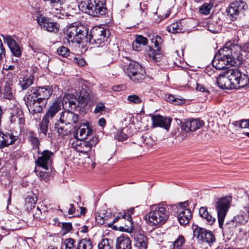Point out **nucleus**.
Segmentation results:
<instances>
[{
    "instance_id": "10",
    "label": "nucleus",
    "mask_w": 249,
    "mask_h": 249,
    "mask_svg": "<svg viewBox=\"0 0 249 249\" xmlns=\"http://www.w3.org/2000/svg\"><path fill=\"white\" fill-rule=\"evenodd\" d=\"M188 205L187 201L178 203L179 208L178 209V219L181 225L188 224L192 218V213L190 209L185 208Z\"/></svg>"
},
{
    "instance_id": "5",
    "label": "nucleus",
    "mask_w": 249,
    "mask_h": 249,
    "mask_svg": "<svg viewBox=\"0 0 249 249\" xmlns=\"http://www.w3.org/2000/svg\"><path fill=\"white\" fill-rule=\"evenodd\" d=\"M229 207L230 202L225 198L219 199L216 203L215 208L217 213L219 226L222 229L223 228L224 221Z\"/></svg>"
},
{
    "instance_id": "14",
    "label": "nucleus",
    "mask_w": 249,
    "mask_h": 249,
    "mask_svg": "<svg viewBox=\"0 0 249 249\" xmlns=\"http://www.w3.org/2000/svg\"><path fill=\"white\" fill-rule=\"evenodd\" d=\"M31 91L32 94L29 95H33L39 101L46 103L48 99L52 93V88L48 86L37 87L36 89H32Z\"/></svg>"
},
{
    "instance_id": "31",
    "label": "nucleus",
    "mask_w": 249,
    "mask_h": 249,
    "mask_svg": "<svg viewBox=\"0 0 249 249\" xmlns=\"http://www.w3.org/2000/svg\"><path fill=\"white\" fill-rule=\"evenodd\" d=\"M48 2L51 6V10L53 13L57 14L63 10L62 4L63 2L62 0H43Z\"/></svg>"
},
{
    "instance_id": "49",
    "label": "nucleus",
    "mask_w": 249,
    "mask_h": 249,
    "mask_svg": "<svg viewBox=\"0 0 249 249\" xmlns=\"http://www.w3.org/2000/svg\"><path fill=\"white\" fill-rule=\"evenodd\" d=\"M211 8L212 5L210 3H205L200 7L199 11L200 13L207 15L210 13Z\"/></svg>"
},
{
    "instance_id": "16",
    "label": "nucleus",
    "mask_w": 249,
    "mask_h": 249,
    "mask_svg": "<svg viewBox=\"0 0 249 249\" xmlns=\"http://www.w3.org/2000/svg\"><path fill=\"white\" fill-rule=\"evenodd\" d=\"M95 0H82L78 4L79 9L93 17H98Z\"/></svg>"
},
{
    "instance_id": "51",
    "label": "nucleus",
    "mask_w": 249,
    "mask_h": 249,
    "mask_svg": "<svg viewBox=\"0 0 249 249\" xmlns=\"http://www.w3.org/2000/svg\"><path fill=\"white\" fill-rule=\"evenodd\" d=\"M234 220L237 223L240 225H244L247 222V218L243 213L239 214L235 216Z\"/></svg>"
},
{
    "instance_id": "64",
    "label": "nucleus",
    "mask_w": 249,
    "mask_h": 249,
    "mask_svg": "<svg viewBox=\"0 0 249 249\" xmlns=\"http://www.w3.org/2000/svg\"><path fill=\"white\" fill-rule=\"evenodd\" d=\"M68 213L70 214H72L75 213V208L73 204H71L70 205V208L68 210Z\"/></svg>"
},
{
    "instance_id": "40",
    "label": "nucleus",
    "mask_w": 249,
    "mask_h": 249,
    "mask_svg": "<svg viewBox=\"0 0 249 249\" xmlns=\"http://www.w3.org/2000/svg\"><path fill=\"white\" fill-rule=\"evenodd\" d=\"M147 43V39L141 36V35H137L136 36L135 41L133 42L132 44V47L134 50L136 51H138L139 49L137 46L138 44H142L143 45H145Z\"/></svg>"
},
{
    "instance_id": "22",
    "label": "nucleus",
    "mask_w": 249,
    "mask_h": 249,
    "mask_svg": "<svg viewBox=\"0 0 249 249\" xmlns=\"http://www.w3.org/2000/svg\"><path fill=\"white\" fill-rule=\"evenodd\" d=\"M203 124V121L198 119H192L183 123L181 125V129L187 132L195 131L200 128Z\"/></svg>"
},
{
    "instance_id": "34",
    "label": "nucleus",
    "mask_w": 249,
    "mask_h": 249,
    "mask_svg": "<svg viewBox=\"0 0 249 249\" xmlns=\"http://www.w3.org/2000/svg\"><path fill=\"white\" fill-rule=\"evenodd\" d=\"M55 128L58 135L60 136H66L71 133L72 127L65 125V124L60 123L55 124Z\"/></svg>"
},
{
    "instance_id": "46",
    "label": "nucleus",
    "mask_w": 249,
    "mask_h": 249,
    "mask_svg": "<svg viewBox=\"0 0 249 249\" xmlns=\"http://www.w3.org/2000/svg\"><path fill=\"white\" fill-rule=\"evenodd\" d=\"M127 100L129 104H140L142 102V99L136 94L129 95Z\"/></svg>"
},
{
    "instance_id": "43",
    "label": "nucleus",
    "mask_w": 249,
    "mask_h": 249,
    "mask_svg": "<svg viewBox=\"0 0 249 249\" xmlns=\"http://www.w3.org/2000/svg\"><path fill=\"white\" fill-rule=\"evenodd\" d=\"M36 202V198L34 195L28 196L25 199V206L26 208L29 210L35 207Z\"/></svg>"
},
{
    "instance_id": "7",
    "label": "nucleus",
    "mask_w": 249,
    "mask_h": 249,
    "mask_svg": "<svg viewBox=\"0 0 249 249\" xmlns=\"http://www.w3.org/2000/svg\"><path fill=\"white\" fill-rule=\"evenodd\" d=\"M64 245L65 249H92L93 245L89 238H84L78 243L72 238H68L64 241Z\"/></svg>"
},
{
    "instance_id": "53",
    "label": "nucleus",
    "mask_w": 249,
    "mask_h": 249,
    "mask_svg": "<svg viewBox=\"0 0 249 249\" xmlns=\"http://www.w3.org/2000/svg\"><path fill=\"white\" fill-rule=\"evenodd\" d=\"M71 97H72V94L67 93L65 94L62 102L63 107L64 108H68V106L69 105Z\"/></svg>"
},
{
    "instance_id": "18",
    "label": "nucleus",
    "mask_w": 249,
    "mask_h": 249,
    "mask_svg": "<svg viewBox=\"0 0 249 249\" xmlns=\"http://www.w3.org/2000/svg\"><path fill=\"white\" fill-rule=\"evenodd\" d=\"M213 66L218 70H222L234 66L236 61L232 59L227 58V60L221 57L220 55L215 54L213 61Z\"/></svg>"
},
{
    "instance_id": "19",
    "label": "nucleus",
    "mask_w": 249,
    "mask_h": 249,
    "mask_svg": "<svg viewBox=\"0 0 249 249\" xmlns=\"http://www.w3.org/2000/svg\"><path fill=\"white\" fill-rule=\"evenodd\" d=\"M233 72L236 73L234 78V89L244 88L249 84L248 75L235 69H233Z\"/></svg>"
},
{
    "instance_id": "23",
    "label": "nucleus",
    "mask_w": 249,
    "mask_h": 249,
    "mask_svg": "<svg viewBox=\"0 0 249 249\" xmlns=\"http://www.w3.org/2000/svg\"><path fill=\"white\" fill-rule=\"evenodd\" d=\"M38 24L44 30L50 32H55L58 30V25L56 22L50 21L48 18L40 16L36 19Z\"/></svg>"
},
{
    "instance_id": "33",
    "label": "nucleus",
    "mask_w": 249,
    "mask_h": 249,
    "mask_svg": "<svg viewBox=\"0 0 249 249\" xmlns=\"http://www.w3.org/2000/svg\"><path fill=\"white\" fill-rule=\"evenodd\" d=\"M145 71L143 68L135 72L130 76L129 79L134 83H137L142 82L145 78Z\"/></svg>"
},
{
    "instance_id": "47",
    "label": "nucleus",
    "mask_w": 249,
    "mask_h": 249,
    "mask_svg": "<svg viewBox=\"0 0 249 249\" xmlns=\"http://www.w3.org/2000/svg\"><path fill=\"white\" fill-rule=\"evenodd\" d=\"M127 128H123L122 130L118 131L115 135V138L119 141H123L127 139L128 136L125 133Z\"/></svg>"
},
{
    "instance_id": "63",
    "label": "nucleus",
    "mask_w": 249,
    "mask_h": 249,
    "mask_svg": "<svg viewBox=\"0 0 249 249\" xmlns=\"http://www.w3.org/2000/svg\"><path fill=\"white\" fill-rule=\"evenodd\" d=\"M241 50L249 53V42L245 43L243 47H241Z\"/></svg>"
},
{
    "instance_id": "13",
    "label": "nucleus",
    "mask_w": 249,
    "mask_h": 249,
    "mask_svg": "<svg viewBox=\"0 0 249 249\" xmlns=\"http://www.w3.org/2000/svg\"><path fill=\"white\" fill-rule=\"evenodd\" d=\"M246 8V4L244 2L236 0L231 3L227 10V13L231 19L233 20L237 18L238 15L244 13Z\"/></svg>"
},
{
    "instance_id": "57",
    "label": "nucleus",
    "mask_w": 249,
    "mask_h": 249,
    "mask_svg": "<svg viewBox=\"0 0 249 249\" xmlns=\"http://www.w3.org/2000/svg\"><path fill=\"white\" fill-rule=\"evenodd\" d=\"M73 62L80 67H83L86 64L85 60L80 57H74Z\"/></svg>"
},
{
    "instance_id": "54",
    "label": "nucleus",
    "mask_w": 249,
    "mask_h": 249,
    "mask_svg": "<svg viewBox=\"0 0 249 249\" xmlns=\"http://www.w3.org/2000/svg\"><path fill=\"white\" fill-rule=\"evenodd\" d=\"M106 107L105 105L102 103H98L96 104L94 112L95 113H102L103 111H105Z\"/></svg>"
},
{
    "instance_id": "4",
    "label": "nucleus",
    "mask_w": 249,
    "mask_h": 249,
    "mask_svg": "<svg viewBox=\"0 0 249 249\" xmlns=\"http://www.w3.org/2000/svg\"><path fill=\"white\" fill-rule=\"evenodd\" d=\"M133 212L134 208H131L129 210L128 213H119V215L116 216L115 218H113L112 222L109 224L113 225V223L120 220L122 223H124V225L119 227L120 231L129 233L132 232L133 227L131 214Z\"/></svg>"
},
{
    "instance_id": "25",
    "label": "nucleus",
    "mask_w": 249,
    "mask_h": 249,
    "mask_svg": "<svg viewBox=\"0 0 249 249\" xmlns=\"http://www.w3.org/2000/svg\"><path fill=\"white\" fill-rule=\"evenodd\" d=\"M114 215L111 214L110 210L101 211L96 216V220L100 224H104L107 223L109 227H111L112 225H109L112 222L113 218H115Z\"/></svg>"
},
{
    "instance_id": "45",
    "label": "nucleus",
    "mask_w": 249,
    "mask_h": 249,
    "mask_svg": "<svg viewBox=\"0 0 249 249\" xmlns=\"http://www.w3.org/2000/svg\"><path fill=\"white\" fill-rule=\"evenodd\" d=\"M185 242V239L183 235H179L173 244L172 249H182Z\"/></svg>"
},
{
    "instance_id": "9",
    "label": "nucleus",
    "mask_w": 249,
    "mask_h": 249,
    "mask_svg": "<svg viewBox=\"0 0 249 249\" xmlns=\"http://www.w3.org/2000/svg\"><path fill=\"white\" fill-rule=\"evenodd\" d=\"M241 47L237 45H230L229 43L226 44V46L220 49L217 55H220L221 57L227 60V58H231L235 61V57L238 56V53L236 52L240 51Z\"/></svg>"
},
{
    "instance_id": "30",
    "label": "nucleus",
    "mask_w": 249,
    "mask_h": 249,
    "mask_svg": "<svg viewBox=\"0 0 249 249\" xmlns=\"http://www.w3.org/2000/svg\"><path fill=\"white\" fill-rule=\"evenodd\" d=\"M16 139L10 134H4L0 132V149L13 144Z\"/></svg>"
},
{
    "instance_id": "32",
    "label": "nucleus",
    "mask_w": 249,
    "mask_h": 249,
    "mask_svg": "<svg viewBox=\"0 0 249 249\" xmlns=\"http://www.w3.org/2000/svg\"><path fill=\"white\" fill-rule=\"evenodd\" d=\"M199 215L205 219L210 224L212 225L215 220V217H213L207 210L206 207H202L199 209Z\"/></svg>"
},
{
    "instance_id": "24",
    "label": "nucleus",
    "mask_w": 249,
    "mask_h": 249,
    "mask_svg": "<svg viewBox=\"0 0 249 249\" xmlns=\"http://www.w3.org/2000/svg\"><path fill=\"white\" fill-rule=\"evenodd\" d=\"M1 36L3 38L4 42L7 44L12 54L16 57H19L21 55V52L19 45L13 38L8 35H1Z\"/></svg>"
},
{
    "instance_id": "11",
    "label": "nucleus",
    "mask_w": 249,
    "mask_h": 249,
    "mask_svg": "<svg viewBox=\"0 0 249 249\" xmlns=\"http://www.w3.org/2000/svg\"><path fill=\"white\" fill-rule=\"evenodd\" d=\"M78 120L77 114L69 110H65L61 113L59 121L60 123L65 124V125L71 127L73 126L76 128L78 126Z\"/></svg>"
},
{
    "instance_id": "21",
    "label": "nucleus",
    "mask_w": 249,
    "mask_h": 249,
    "mask_svg": "<svg viewBox=\"0 0 249 249\" xmlns=\"http://www.w3.org/2000/svg\"><path fill=\"white\" fill-rule=\"evenodd\" d=\"M53 155V153L52 152L44 150L42 152L41 156L38 157L36 163L38 166L45 170H48L49 166L52 163Z\"/></svg>"
},
{
    "instance_id": "15",
    "label": "nucleus",
    "mask_w": 249,
    "mask_h": 249,
    "mask_svg": "<svg viewBox=\"0 0 249 249\" xmlns=\"http://www.w3.org/2000/svg\"><path fill=\"white\" fill-rule=\"evenodd\" d=\"M194 234L197 238L203 242L211 245L215 242V239L213 234L210 231H208L203 228H196L194 231Z\"/></svg>"
},
{
    "instance_id": "28",
    "label": "nucleus",
    "mask_w": 249,
    "mask_h": 249,
    "mask_svg": "<svg viewBox=\"0 0 249 249\" xmlns=\"http://www.w3.org/2000/svg\"><path fill=\"white\" fill-rule=\"evenodd\" d=\"M61 109L60 101L56 100L49 107L44 117L49 120L52 119Z\"/></svg>"
},
{
    "instance_id": "59",
    "label": "nucleus",
    "mask_w": 249,
    "mask_h": 249,
    "mask_svg": "<svg viewBox=\"0 0 249 249\" xmlns=\"http://www.w3.org/2000/svg\"><path fill=\"white\" fill-rule=\"evenodd\" d=\"M167 100L172 103H175V104H179L180 102L179 100H178L176 98H175L173 95H169L168 96Z\"/></svg>"
},
{
    "instance_id": "12",
    "label": "nucleus",
    "mask_w": 249,
    "mask_h": 249,
    "mask_svg": "<svg viewBox=\"0 0 249 249\" xmlns=\"http://www.w3.org/2000/svg\"><path fill=\"white\" fill-rule=\"evenodd\" d=\"M25 102L29 111L33 114L41 112L46 104V103L39 101L33 95H28Z\"/></svg>"
},
{
    "instance_id": "58",
    "label": "nucleus",
    "mask_w": 249,
    "mask_h": 249,
    "mask_svg": "<svg viewBox=\"0 0 249 249\" xmlns=\"http://www.w3.org/2000/svg\"><path fill=\"white\" fill-rule=\"evenodd\" d=\"M83 142V141L77 140L72 143V146L77 151V147H80V145L82 144Z\"/></svg>"
},
{
    "instance_id": "26",
    "label": "nucleus",
    "mask_w": 249,
    "mask_h": 249,
    "mask_svg": "<svg viewBox=\"0 0 249 249\" xmlns=\"http://www.w3.org/2000/svg\"><path fill=\"white\" fill-rule=\"evenodd\" d=\"M116 249H131V242L129 238L124 235L116 239Z\"/></svg>"
},
{
    "instance_id": "42",
    "label": "nucleus",
    "mask_w": 249,
    "mask_h": 249,
    "mask_svg": "<svg viewBox=\"0 0 249 249\" xmlns=\"http://www.w3.org/2000/svg\"><path fill=\"white\" fill-rule=\"evenodd\" d=\"M182 25L180 22H175L167 27V31L171 33L176 34L182 32Z\"/></svg>"
},
{
    "instance_id": "3",
    "label": "nucleus",
    "mask_w": 249,
    "mask_h": 249,
    "mask_svg": "<svg viewBox=\"0 0 249 249\" xmlns=\"http://www.w3.org/2000/svg\"><path fill=\"white\" fill-rule=\"evenodd\" d=\"M235 73L233 69L225 71L223 74H219L216 78V83L219 88L225 89H234V78Z\"/></svg>"
},
{
    "instance_id": "62",
    "label": "nucleus",
    "mask_w": 249,
    "mask_h": 249,
    "mask_svg": "<svg viewBox=\"0 0 249 249\" xmlns=\"http://www.w3.org/2000/svg\"><path fill=\"white\" fill-rule=\"evenodd\" d=\"M196 89L201 92H209L205 87L198 83H196Z\"/></svg>"
},
{
    "instance_id": "38",
    "label": "nucleus",
    "mask_w": 249,
    "mask_h": 249,
    "mask_svg": "<svg viewBox=\"0 0 249 249\" xmlns=\"http://www.w3.org/2000/svg\"><path fill=\"white\" fill-rule=\"evenodd\" d=\"M50 122V120L43 116L41 121L39 124V131L45 136L47 134Z\"/></svg>"
},
{
    "instance_id": "52",
    "label": "nucleus",
    "mask_w": 249,
    "mask_h": 249,
    "mask_svg": "<svg viewBox=\"0 0 249 249\" xmlns=\"http://www.w3.org/2000/svg\"><path fill=\"white\" fill-rule=\"evenodd\" d=\"M234 124L235 126H238L241 128H249V119L235 122Z\"/></svg>"
},
{
    "instance_id": "41",
    "label": "nucleus",
    "mask_w": 249,
    "mask_h": 249,
    "mask_svg": "<svg viewBox=\"0 0 249 249\" xmlns=\"http://www.w3.org/2000/svg\"><path fill=\"white\" fill-rule=\"evenodd\" d=\"M98 249H114L112 242L107 239H103L98 245Z\"/></svg>"
},
{
    "instance_id": "39",
    "label": "nucleus",
    "mask_w": 249,
    "mask_h": 249,
    "mask_svg": "<svg viewBox=\"0 0 249 249\" xmlns=\"http://www.w3.org/2000/svg\"><path fill=\"white\" fill-rule=\"evenodd\" d=\"M97 3L96 9L97 11L98 17L105 15L107 12L105 2L103 0H95Z\"/></svg>"
},
{
    "instance_id": "29",
    "label": "nucleus",
    "mask_w": 249,
    "mask_h": 249,
    "mask_svg": "<svg viewBox=\"0 0 249 249\" xmlns=\"http://www.w3.org/2000/svg\"><path fill=\"white\" fill-rule=\"evenodd\" d=\"M97 143L96 138H92L89 141H84L80 147H77V151L80 153H87L91 150L92 146H95Z\"/></svg>"
},
{
    "instance_id": "55",
    "label": "nucleus",
    "mask_w": 249,
    "mask_h": 249,
    "mask_svg": "<svg viewBox=\"0 0 249 249\" xmlns=\"http://www.w3.org/2000/svg\"><path fill=\"white\" fill-rule=\"evenodd\" d=\"M71 229L72 225L71 223H63L62 224V230L64 234H66L70 231Z\"/></svg>"
},
{
    "instance_id": "8",
    "label": "nucleus",
    "mask_w": 249,
    "mask_h": 249,
    "mask_svg": "<svg viewBox=\"0 0 249 249\" xmlns=\"http://www.w3.org/2000/svg\"><path fill=\"white\" fill-rule=\"evenodd\" d=\"M121 67L129 78L132 76V74L135 72L142 68L139 63L131 60L128 57H123L121 63Z\"/></svg>"
},
{
    "instance_id": "35",
    "label": "nucleus",
    "mask_w": 249,
    "mask_h": 249,
    "mask_svg": "<svg viewBox=\"0 0 249 249\" xmlns=\"http://www.w3.org/2000/svg\"><path fill=\"white\" fill-rule=\"evenodd\" d=\"M12 85V81L10 79L5 81L3 95L4 98L8 100H11L13 97L11 88Z\"/></svg>"
},
{
    "instance_id": "27",
    "label": "nucleus",
    "mask_w": 249,
    "mask_h": 249,
    "mask_svg": "<svg viewBox=\"0 0 249 249\" xmlns=\"http://www.w3.org/2000/svg\"><path fill=\"white\" fill-rule=\"evenodd\" d=\"M135 246L139 249H146L147 246V238L142 232L136 233L134 235Z\"/></svg>"
},
{
    "instance_id": "2",
    "label": "nucleus",
    "mask_w": 249,
    "mask_h": 249,
    "mask_svg": "<svg viewBox=\"0 0 249 249\" xmlns=\"http://www.w3.org/2000/svg\"><path fill=\"white\" fill-rule=\"evenodd\" d=\"M151 211L148 213L149 223L152 225H161L168 218L169 214L165 206L156 204L150 207Z\"/></svg>"
},
{
    "instance_id": "56",
    "label": "nucleus",
    "mask_w": 249,
    "mask_h": 249,
    "mask_svg": "<svg viewBox=\"0 0 249 249\" xmlns=\"http://www.w3.org/2000/svg\"><path fill=\"white\" fill-rule=\"evenodd\" d=\"M36 175L40 178V179L45 180L47 178L48 174L45 172L38 171L37 169L35 170Z\"/></svg>"
},
{
    "instance_id": "17",
    "label": "nucleus",
    "mask_w": 249,
    "mask_h": 249,
    "mask_svg": "<svg viewBox=\"0 0 249 249\" xmlns=\"http://www.w3.org/2000/svg\"><path fill=\"white\" fill-rule=\"evenodd\" d=\"M152 121L153 127H160L168 130L170 128L172 119L158 114L152 115Z\"/></svg>"
},
{
    "instance_id": "50",
    "label": "nucleus",
    "mask_w": 249,
    "mask_h": 249,
    "mask_svg": "<svg viewBox=\"0 0 249 249\" xmlns=\"http://www.w3.org/2000/svg\"><path fill=\"white\" fill-rule=\"evenodd\" d=\"M29 139L34 147L37 148L40 144L38 139L35 134L31 133L29 136Z\"/></svg>"
},
{
    "instance_id": "60",
    "label": "nucleus",
    "mask_w": 249,
    "mask_h": 249,
    "mask_svg": "<svg viewBox=\"0 0 249 249\" xmlns=\"http://www.w3.org/2000/svg\"><path fill=\"white\" fill-rule=\"evenodd\" d=\"M5 51L3 46L1 40L0 39V59L2 58L5 55Z\"/></svg>"
},
{
    "instance_id": "37",
    "label": "nucleus",
    "mask_w": 249,
    "mask_h": 249,
    "mask_svg": "<svg viewBox=\"0 0 249 249\" xmlns=\"http://www.w3.org/2000/svg\"><path fill=\"white\" fill-rule=\"evenodd\" d=\"M78 131L79 135L77 137L79 139H86L92 134V130L86 125H84L83 127H80Z\"/></svg>"
},
{
    "instance_id": "36",
    "label": "nucleus",
    "mask_w": 249,
    "mask_h": 249,
    "mask_svg": "<svg viewBox=\"0 0 249 249\" xmlns=\"http://www.w3.org/2000/svg\"><path fill=\"white\" fill-rule=\"evenodd\" d=\"M34 82L33 76H25L19 79V85L22 90L27 89Z\"/></svg>"
},
{
    "instance_id": "44",
    "label": "nucleus",
    "mask_w": 249,
    "mask_h": 249,
    "mask_svg": "<svg viewBox=\"0 0 249 249\" xmlns=\"http://www.w3.org/2000/svg\"><path fill=\"white\" fill-rule=\"evenodd\" d=\"M142 138L143 141L142 146L147 149L152 147L155 143L154 140L150 136H143Z\"/></svg>"
},
{
    "instance_id": "6",
    "label": "nucleus",
    "mask_w": 249,
    "mask_h": 249,
    "mask_svg": "<svg viewBox=\"0 0 249 249\" xmlns=\"http://www.w3.org/2000/svg\"><path fill=\"white\" fill-rule=\"evenodd\" d=\"M110 36V32L108 30L105 29L101 27H95L91 31V35L89 36V41L95 42L98 45L106 41Z\"/></svg>"
},
{
    "instance_id": "1",
    "label": "nucleus",
    "mask_w": 249,
    "mask_h": 249,
    "mask_svg": "<svg viewBox=\"0 0 249 249\" xmlns=\"http://www.w3.org/2000/svg\"><path fill=\"white\" fill-rule=\"evenodd\" d=\"M88 29L83 26L71 25L66 27L64 31V44L76 43L79 44L83 41H87Z\"/></svg>"
},
{
    "instance_id": "48",
    "label": "nucleus",
    "mask_w": 249,
    "mask_h": 249,
    "mask_svg": "<svg viewBox=\"0 0 249 249\" xmlns=\"http://www.w3.org/2000/svg\"><path fill=\"white\" fill-rule=\"evenodd\" d=\"M57 53L59 55L64 57H67L70 56L71 52L67 47L62 46L57 49Z\"/></svg>"
},
{
    "instance_id": "20",
    "label": "nucleus",
    "mask_w": 249,
    "mask_h": 249,
    "mask_svg": "<svg viewBox=\"0 0 249 249\" xmlns=\"http://www.w3.org/2000/svg\"><path fill=\"white\" fill-rule=\"evenodd\" d=\"M85 91V90L84 91L82 90L80 93V97L78 98H76V96L72 94V97L71 98L70 104L68 106V107L72 108L73 107H75L76 106H78L79 105H86L89 103L91 101L90 96L89 94H87V93L84 94Z\"/></svg>"
},
{
    "instance_id": "61",
    "label": "nucleus",
    "mask_w": 249,
    "mask_h": 249,
    "mask_svg": "<svg viewBox=\"0 0 249 249\" xmlns=\"http://www.w3.org/2000/svg\"><path fill=\"white\" fill-rule=\"evenodd\" d=\"M41 214V212L40 209L38 207H37L36 212L33 214L34 218L36 219H40Z\"/></svg>"
}]
</instances>
